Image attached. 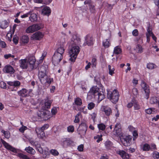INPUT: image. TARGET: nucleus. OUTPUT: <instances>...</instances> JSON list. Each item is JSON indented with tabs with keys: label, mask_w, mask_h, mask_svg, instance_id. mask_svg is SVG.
Here are the masks:
<instances>
[{
	"label": "nucleus",
	"mask_w": 159,
	"mask_h": 159,
	"mask_svg": "<svg viewBox=\"0 0 159 159\" xmlns=\"http://www.w3.org/2000/svg\"><path fill=\"white\" fill-rule=\"evenodd\" d=\"M92 66V67H95L97 65V59L96 58H93L91 61Z\"/></svg>",
	"instance_id": "nucleus-43"
},
{
	"label": "nucleus",
	"mask_w": 159,
	"mask_h": 159,
	"mask_svg": "<svg viewBox=\"0 0 159 159\" xmlns=\"http://www.w3.org/2000/svg\"><path fill=\"white\" fill-rule=\"evenodd\" d=\"M44 25L41 24H33L28 27L25 30L27 33H33L36 31L43 29Z\"/></svg>",
	"instance_id": "nucleus-4"
},
{
	"label": "nucleus",
	"mask_w": 159,
	"mask_h": 159,
	"mask_svg": "<svg viewBox=\"0 0 159 159\" xmlns=\"http://www.w3.org/2000/svg\"><path fill=\"white\" fill-rule=\"evenodd\" d=\"M95 40L93 39V37L90 34H87L85 38V40L83 45L85 46L86 45L88 46L93 45Z\"/></svg>",
	"instance_id": "nucleus-10"
},
{
	"label": "nucleus",
	"mask_w": 159,
	"mask_h": 159,
	"mask_svg": "<svg viewBox=\"0 0 159 159\" xmlns=\"http://www.w3.org/2000/svg\"><path fill=\"white\" fill-rule=\"evenodd\" d=\"M81 116V113L78 112V113L75 116V119L74 120V122L75 123H78L80 121V118L79 116Z\"/></svg>",
	"instance_id": "nucleus-39"
},
{
	"label": "nucleus",
	"mask_w": 159,
	"mask_h": 159,
	"mask_svg": "<svg viewBox=\"0 0 159 159\" xmlns=\"http://www.w3.org/2000/svg\"><path fill=\"white\" fill-rule=\"evenodd\" d=\"M120 127V126L119 124L116 125L115 126L114 130L116 131V133L117 134H119L121 131V129Z\"/></svg>",
	"instance_id": "nucleus-40"
},
{
	"label": "nucleus",
	"mask_w": 159,
	"mask_h": 159,
	"mask_svg": "<svg viewBox=\"0 0 159 159\" xmlns=\"http://www.w3.org/2000/svg\"><path fill=\"white\" fill-rule=\"evenodd\" d=\"M106 148L107 149H110L113 147L112 143L110 141H107L105 143Z\"/></svg>",
	"instance_id": "nucleus-31"
},
{
	"label": "nucleus",
	"mask_w": 159,
	"mask_h": 159,
	"mask_svg": "<svg viewBox=\"0 0 159 159\" xmlns=\"http://www.w3.org/2000/svg\"><path fill=\"white\" fill-rule=\"evenodd\" d=\"M141 86L146 94L145 98L147 99H148L149 97L150 93L149 87L147 85V84L143 81H142L141 84Z\"/></svg>",
	"instance_id": "nucleus-11"
},
{
	"label": "nucleus",
	"mask_w": 159,
	"mask_h": 159,
	"mask_svg": "<svg viewBox=\"0 0 159 159\" xmlns=\"http://www.w3.org/2000/svg\"><path fill=\"white\" fill-rule=\"evenodd\" d=\"M90 11L92 13H94L95 12V7L92 5H90L89 7Z\"/></svg>",
	"instance_id": "nucleus-49"
},
{
	"label": "nucleus",
	"mask_w": 159,
	"mask_h": 159,
	"mask_svg": "<svg viewBox=\"0 0 159 159\" xmlns=\"http://www.w3.org/2000/svg\"><path fill=\"white\" fill-rule=\"evenodd\" d=\"M35 131L38 138L43 139L45 136V134L43 130H42L40 129L36 128L35 129Z\"/></svg>",
	"instance_id": "nucleus-21"
},
{
	"label": "nucleus",
	"mask_w": 159,
	"mask_h": 159,
	"mask_svg": "<svg viewBox=\"0 0 159 159\" xmlns=\"http://www.w3.org/2000/svg\"><path fill=\"white\" fill-rule=\"evenodd\" d=\"M80 51V48L78 46L73 47L69 51L70 57V60L72 62H74Z\"/></svg>",
	"instance_id": "nucleus-3"
},
{
	"label": "nucleus",
	"mask_w": 159,
	"mask_h": 159,
	"mask_svg": "<svg viewBox=\"0 0 159 159\" xmlns=\"http://www.w3.org/2000/svg\"><path fill=\"white\" fill-rule=\"evenodd\" d=\"M108 69L109 70V75H112L113 74H114L115 69L114 68H111V66L110 65L108 66Z\"/></svg>",
	"instance_id": "nucleus-41"
},
{
	"label": "nucleus",
	"mask_w": 159,
	"mask_h": 159,
	"mask_svg": "<svg viewBox=\"0 0 159 159\" xmlns=\"http://www.w3.org/2000/svg\"><path fill=\"white\" fill-rule=\"evenodd\" d=\"M27 129V127L26 126L24 125H22V127L19 129V130L22 133H23L24 131Z\"/></svg>",
	"instance_id": "nucleus-60"
},
{
	"label": "nucleus",
	"mask_w": 159,
	"mask_h": 159,
	"mask_svg": "<svg viewBox=\"0 0 159 159\" xmlns=\"http://www.w3.org/2000/svg\"><path fill=\"white\" fill-rule=\"evenodd\" d=\"M136 50L138 53H141L143 51V48L139 44H138L136 46Z\"/></svg>",
	"instance_id": "nucleus-34"
},
{
	"label": "nucleus",
	"mask_w": 159,
	"mask_h": 159,
	"mask_svg": "<svg viewBox=\"0 0 159 159\" xmlns=\"http://www.w3.org/2000/svg\"><path fill=\"white\" fill-rule=\"evenodd\" d=\"M49 126V125L48 124H46L44 125L42 127L40 128H39V129H40L42 130H43L44 131V130L48 129V128Z\"/></svg>",
	"instance_id": "nucleus-58"
},
{
	"label": "nucleus",
	"mask_w": 159,
	"mask_h": 159,
	"mask_svg": "<svg viewBox=\"0 0 159 159\" xmlns=\"http://www.w3.org/2000/svg\"><path fill=\"white\" fill-rule=\"evenodd\" d=\"M21 40L23 43H27L29 41V37L26 35H23L22 37Z\"/></svg>",
	"instance_id": "nucleus-33"
},
{
	"label": "nucleus",
	"mask_w": 159,
	"mask_h": 159,
	"mask_svg": "<svg viewBox=\"0 0 159 159\" xmlns=\"http://www.w3.org/2000/svg\"><path fill=\"white\" fill-rule=\"evenodd\" d=\"M43 37V35L41 32L39 31L36 32L32 36L31 39L33 40H40Z\"/></svg>",
	"instance_id": "nucleus-14"
},
{
	"label": "nucleus",
	"mask_w": 159,
	"mask_h": 159,
	"mask_svg": "<svg viewBox=\"0 0 159 159\" xmlns=\"http://www.w3.org/2000/svg\"><path fill=\"white\" fill-rule=\"evenodd\" d=\"M31 11H29V12L24 14L23 15L21 16L20 17L21 18H24L28 17L31 14Z\"/></svg>",
	"instance_id": "nucleus-54"
},
{
	"label": "nucleus",
	"mask_w": 159,
	"mask_h": 159,
	"mask_svg": "<svg viewBox=\"0 0 159 159\" xmlns=\"http://www.w3.org/2000/svg\"><path fill=\"white\" fill-rule=\"evenodd\" d=\"M57 112V110L56 107H53L51 110V113L53 115H55Z\"/></svg>",
	"instance_id": "nucleus-59"
},
{
	"label": "nucleus",
	"mask_w": 159,
	"mask_h": 159,
	"mask_svg": "<svg viewBox=\"0 0 159 159\" xmlns=\"http://www.w3.org/2000/svg\"><path fill=\"white\" fill-rule=\"evenodd\" d=\"M50 152L51 154L54 156H57L59 154L58 152L55 149H51Z\"/></svg>",
	"instance_id": "nucleus-46"
},
{
	"label": "nucleus",
	"mask_w": 159,
	"mask_h": 159,
	"mask_svg": "<svg viewBox=\"0 0 159 159\" xmlns=\"http://www.w3.org/2000/svg\"><path fill=\"white\" fill-rule=\"evenodd\" d=\"M79 129H81L87 130V126L85 123H82L79 126Z\"/></svg>",
	"instance_id": "nucleus-36"
},
{
	"label": "nucleus",
	"mask_w": 159,
	"mask_h": 159,
	"mask_svg": "<svg viewBox=\"0 0 159 159\" xmlns=\"http://www.w3.org/2000/svg\"><path fill=\"white\" fill-rule=\"evenodd\" d=\"M147 68L149 69H153L157 67V66L154 64L152 63H148L147 66Z\"/></svg>",
	"instance_id": "nucleus-35"
},
{
	"label": "nucleus",
	"mask_w": 159,
	"mask_h": 159,
	"mask_svg": "<svg viewBox=\"0 0 159 159\" xmlns=\"http://www.w3.org/2000/svg\"><path fill=\"white\" fill-rule=\"evenodd\" d=\"M1 141L2 143L3 144L4 146L6 148L10 150V151L14 152H16V151L15 148L11 146L8 143H6L4 140H3L2 139H1Z\"/></svg>",
	"instance_id": "nucleus-19"
},
{
	"label": "nucleus",
	"mask_w": 159,
	"mask_h": 159,
	"mask_svg": "<svg viewBox=\"0 0 159 159\" xmlns=\"http://www.w3.org/2000/svg\"><path fill=\"white\" fill-rule=\"evenodd\" d=\"M132 92L133 95L135 97L138 94V90L136 88H134L132 89Z\"/></svg>",
	"instance_id": "nucleus-47"
},
{
	"label": "nucleus",
	"mask_w": 159,
	"mask_h": 159,
	"mask_svg": "<svg viewBox=\"0 0 159 159\" xmlns=\"http://www.w3.org/2000/svg\"><path fill=\"white\" fill-rule=\"evenodd\" d=\"M122 52V49L119 46H116L114 48L113 53L115 54H119Z\"/></svg>",
	"instance_id": "nucleus-29"
},
{
	"label": "nucleus",
	"mask_w": 159,
	"mask_h": 159,
	"mask_svg": "<svg viewBox=\"0 0 159 159\" xmlns=\"http://www.w3.org/2000/svg\"><path fill=\"white\" fill-rule=\"evenodd\" d=\"M4 57L6 59H8L9 58H14L15 57V56L11 54H5L4 55Z\"/></svg>",
	"instance_id": "nucleus-50"
},
{
	"label": "nucleus",
	"mask_w": 159,
	"mask_h": 159,
	"mask_svg": "<svg viewBox=\"0 0 159 159\" xmlns=\"http://www.w3.org/2000/svg\"><path fill=\"white\" fill-rule=\"evenodd\" d=\"M20 67L23 69H26L29 67L27 59H22L19 61Z\"/></svg>",
	"instance_id": "nucleus-17"
},
{
	"label": "nucleus",
	"mask_w": 159,
	"mask_h": 159,
	"mask_svg": "<svg viewBox=\"0 0 159 159\" xmlns=\"http://www.w3.org/2000/svg\"><path fill=\"white\" fill-rule=\"evenodd\" d=\"M95 106V104L93 102H90L89 103L88 106V108L89 110H91L93 109Z\"/></svg>",
	"instance_id": "nucleus-51"
},
{
	"label": "nucleus",
	"mask_w": 159,
	"mask_h": 159,
	"mask_svg": "<svg viewBox=\"0 0 159 159\" xmlns=\"http://www.w3.org/2000/svg\"><path fill=\"white\" fill-rule=\"evenodd\" d=\"M0 87L4 89L7 88L6 84L4 82H2L0 83Z\"/></svg>",
	"instance_id": "nucleus-56"
},
{
	"label": "nucleus",
	"mask_w": 159,
	"mask_h": 159,
	"mask_svg": "<svg viewBox=\"0 0 159 159\" xmlns=\"http://www.w3.org/2000/svg\"><path fill=\"white\" fill-rule=\"evenodd\" d=\"M71 40L73 42V43L76 44V43H78L79 41H80V39L76 35L74 34L72 36Z\"/></svg>",
	"instance_id": "nucleus-28"
},
{
	"label": "nucleus",
	"mask_w": 159,
	"mask_h": 159,
	"mask_svg": "<svg viewBox=\"0 0 159 159\" xmlns=\"http://www.w3.org/2000/svg\"><path fill=\"white\" fill-rule=\"evenodd\" d=\"M25 150L28 153L34 155L35 152V151L34 149L30 147H26Z\"/></svg>",
	"instance_id": "nucleus-27"
},
{
	"label": "nucleus",
	"mask_w": 159,
	"mask_h": 159,
	"mask_svg": "<svg viewBox=\"0 0 159 159\" xmlns=\"http://www.w3.org/2000/svg\"><path fill=\"white\" fill-rule=\"evenodd\" d=\"M48 112L47 110H43V111H39L38 112V115L39 117L43 120H46L48 118V115L47 112Z\"/></svg>",
	"instance_id": "nucleus-12"
},
{
	"label": "nucleus",
	"mask_w": 159,
	"mask_h": 159,
	"mask_svg": "<svg viewBox=\"0 0 159 159\" xmlns=\"http://www.w3.org/2000/svg\"><path fill=\"white\" fill-rule=\"evenodd\" d=\"M132 102H133L134 103V106L135 110H138L140 108V107L139 105L136 102H134V101H132Z\"/></svg>",
	"instance_id": "nucleus-48"
},
{
	"label": "nucleus",
	"mask_w": 159,
	"mask_h": 159,
	"mask_svg": "<svg viewBox=\"0 0 159 159\" xmlns=\"http://www.w3.org/2000/svg\"><path fill=\"white\" fill-rule=\"evenodd\" d=\"M150 146L148 143H145L143 145V149L144 151H148L150 149Z\"/></svg>",
	"instance_id": "nucleus-38"
},
{
	"label": "nucleus",
	"mask_w": 159,
	"mask_h": 159,
	"mask_svg": "<svg viewBox=\"0 0 159 159\" xmlns=\"http://www.w3.org/2000/svg\"><path fill=\"white\" fill-rule=\"evenodd\" d=\"M48 66L46 65H42L38 68L39 72H47Z\"/></svg>",
	"instance_id": "nucleus-25"
},
{
	"label": "nucleus",
	"mask_w": 159,
	"mask_h": 159,
	"mask_svg": "<svg viewBox=\"0 0 159 159\" xmlns=\"http://www.w3.org/2000/svg\"><path fill=\"white\" fill-rule=\"evenodd\" d=\"M132 34L134 36H138L139 35V32L138 30L137 29H134L133 31Z\"/></svg>",
	"instance_id": "nucleus-55"
},
{
	"label": "nucleus",
	"mask_w": 159,
	"mask_h": 159,
	"mask_svg": "<svg viewBox=\"0 0 159 159\" xmlns=\"http://www.w3.org/2000/svg\"><path fill=\"white\" fill-rule=\"evenodd\" d=\"M84 145L83 144H81L78 146V150L79 151L82 152L83 151Z\"/></svg>",
	"instance_id": "nucleus-64"
},
{
	"label": "nucleus",
	"mask_w": 159,
	"mask_h": 159,
	"mask_svg": "<svg viewBox=\"0 0 159 159\" xmlns=\"http://www.w3.org/2000/svg\"><path fill=\"white\" fill-rule=\"evenodd\" d=\"M32 90L30 89L28 91L25 89H22L18 92V95L22 97L33 96L34 94L32 92Z\"/></svg>",
	"instance_id": "nucleus-6"
},
{
	"label": "nucleus",
	"mask_w": 159,
	"mask_h": 159,
	"mask_svg": "<svg viewBox=\"0 0 159 159\" xmlns=\"http://www.w3.org/2000/svg\"><path fill=\"white\" fill-rule=\"evenodd\" d=\"M8 23L7 20H4L2 21L1 23L0 27L2 29H5L8 26Z\"/></svg>",
	"instance_id": "nucleus-32"
},
{
	"label": "nucleus",
	"mask_w": 159,
	"mask_h": 159,
	"mask_svg": "<svg viewBox=\"0 0 159 159\" xmlns=\"http://www.w3.org/2000/svg\"><path fill=\"white\" fill-rule=\"evenodd\" d=\"M99 88L97 86L92 87L90 89L88 94V98H93L97 99H104L105 98L103 92H99Z\"/></svg>",
	"instance_id": "nucleus-1"
},
{
	"label": "nucleus",
	"mask_w": 159,
	"mask_h": 159,
	"mask_svg": "<svg viewBox=\"0 0 159 159\" xmlns=\"http://www.w3.org/2000/svg\"><path fill=\"white\" fill-rule=\"evenodd\" d=\"M47 73L39 72L38 76L42 84H45L47 83L49 85L53 80V78H48V76L46 74Z\"/></svg>",
	"instance_id": "nucleus-2"
},
{
	"label": "nucleus",
	"mask_w": 159,
	"mask_h": 159,
	"mask_svg": "<svg viewBox=\"0 0 159 159\" xmlns=\"http://www.w3.org/2000/svg\"><path fill=\"white\" fill-rule=\"evenodd\" d=\"M123 159H129V154L123 150L120 151L118 153Z\"/></svg>",
	"instance_id": "nucleus-23"
},
{
	"label": "nucleus",
	"mask_w": 159,
	"mask_h": 159,
	"mask_svg": "<svg viewBox=\"0 0 159 159\" xmlns=\"http://www.w3.org/2000/svg\"><path fill=\"white\" fill-rule=\"evenodd\" d=\"M42 154H43V158H46L47 157L49 154L48 149H47V150L44 149L43 151V153Z\"/></svg>",
	"instance_id": "nucleus-44"
},
{
	"label": "nucleus",
	"mask_w": 159,
	"mask_h": 159,
	"mask_svg": "<svg viewBox=\"0 0 159 159\" xmlns=\"http://www.w3.org/2000/svg\"><path fill=\"white\" fill-rule=\"evenodd\" d=\"M133 134L134 136L133 139L134 140H135V139H136L137 138L138 136V134L137 131L135 130L133 132Z\"/></svg>",
	"instance_id": "nucleus-61"
},
{
	"label": "nucleus",
	"mask_w": 159,
	"mask_h": 159,
	"mask_svg": "<svg viewBox=\"0 0 159 159\" xmlns=\"http://www.w3.org/2000/svg\"><path fill=\"white\" fill-rule=\"evenodd\" d=\"M102 45L105 48H108L111 45V43L110 40L108 39H106L104 40L102 42Z\"/></svg>",
	"instance_id": "nucleus-30"
},
{
	"label": "nucleus",
	"mask_w": 159,
	"mask_h": 159,
	"mask_svg": "<svg viewBox=\"0 0 159 159\" xmlns=\"http://www.w3.org/2000/svg\"><path fill=\"white\" fill-rule=\"evenodd\" d=\"M0 45L1 47L3 48H5L7 46L6 44L4 41H1L0 42Z\"/></svg>",
	"instance_id": "nucleus-63"
},
{
	"label": "nucleus",
	"mask_w": 159,
	"mask_h": 159,
	"mask_svg": "<svg viewBox=\"0 0 159 159\" xmlns=\"http://www.w3.org/2000/svg\"><path fill=\"white\" fill-rule=\"evenodd\" d=\"M51 10L50 8L47 6H45L43 7L42 10V14L44 15L49 16L50 15L51 13Z\"/></svg>",
	"instance_id": "nucleus-18"
},
{
	"label": "nucleus",
	"mask_w": 159,
	"mask_h": 159,
	"mask_svg": "<svg viewBox=\"0 0 159 159\" xmlns=\"http://www.w3.org/2000/svg\"><path fill=\"white\" fill-rule=\"evenodd\" d=\"M30 11H31V13L30 14V16L29 17V19L32 22L36 21L38 20L37 14L34 13H32L33 11L30 10Z\"/></svg>",
	"instance_id": "nucleus-22"
},
{
	"label": "nucleus",
	"mask_w": 159,
	"mask_h": 159,
	"mask_svg": "<svg viewBox=\"0 0 159 159\" xmlns=\"http://www.w3.org/2000/svg\"><path fill=\"white\" fill-rule=\"evenodd\" d=\"M4 72L12 74L14 73L15 70L10 65H7L3 69Z\"/></svg>",
	"instance_id": "nucleus-15"
},
{
	"label": "nucleus",
	"mask_w": 159,
	"mask_h": 159,
	"mask_svg": "<svg viewBox=\"0 0 159 159\" xmlns=\"http://www.w3.org/2000/svg\"><path fill=\"white\" fill-rule=\"evenodd\" d=\"M74 127L73 125H70L67 127V130L69 132H73L74 131Z\"/></svg>",
	"instance_id": "nucleus-52"
},
{
	"label": "nucleus",
	"mask_w": 159,
	"mask_h": 159,
	"mask_svg": "<svg viewBox=\"0 0 159 159\" xmlns=\"http://www.w3.org/2000/svg\"><path fill=\"white\" fill-rule=\"evenodd\" d=\"M36 61V59L34 56H30L29 57L27 62L29 64V69L30 70H32L37 68V66L35 65Z\"/></svg>",
	"instance_id": "nucleus-7"
},
{
	"label": "nucleus",
	"mask_w": 159,
	"mask_h": 159,
	"mask_svg": "<svg viewBox=\"0 0 159 159\" xmlns=\"http://www.w3.org/2000/svg\"><path fill=\"white\" fill-rule=\"evenodd\" d=\"M74 103L76 105L80 106L82 104V102L81 100H75L74 103H73L74 105Z\"/></svg>",
	"instance_id": "nucleus-57"
},
{
	"label": "nucleus",
	"mask_w": 159,
	"mask_h": 159,
	"mask_svg": "<svg viewBox=\"0 0 159 159\" xmlns=\"http://www.w3.org/2000/svg\"><path fill=\"white\" fill-rule=\"evenodd\" d=\"M132 136L130 135L125 136L121 139V141L124 146H129L131 143Z\"/></svg>",
	"instance_id": "nucleus-9"
},
{
	"label": "nucleus",
	"mask_w": 159,
	"mask_h": 159,
	"mask_svg": "<svg viewBox=\"0 0 159 159\" xmlns=\"http://www.w3.org/2000/svg\"><path fill=\"white\" fill-rule=\"evenodd\" d=\"M152 157L155 159H159V152L157 151L154 152L152 154Z\"/></svg>",
	"instance_id": "nucleus-42"
},
{
	"label": "nucleus",
	"mask_w": 159,
	"mask_h": 159,
	"mask_svg": "<svg viewBox=\"0 0 159 159\" xmlns=\"http://www.w3.org/2000/svg\"><path fill=\"white\" fill-rule=\"evenodd\" d=\"M45 100V102H42L41 108L43 110H46L47 109L50 108L52 102L50 100Z\"/></svg>",
	"instance_id": "nucleus-13"
},
{
	"label": "nucleus",
	"mask_w": 159,
	"mask_h": 159,
	"mask_svg": "<svg viewBox=\"0 0 159 159\" xmlns=\"http://www.w3.org/2000/svg\"><path fill=\"white\" fill-rule=\"evenodd\" d=\"M38 151L41 154L43 153V151L44 150L43 148L41 147L40 145L39 144V146L38 147V148H36Z\"/></svg>",
	"instance_id": "nucleus-62"
},
{
	"label": "nucleus",
	"mask_w": 159,
	"mask_h": 159,
	"mask_svg": "<svg viewBox=\"0 0 159 159\" xmlns=\"http://www.w3.org/2000/svg\"><path fill=\"white\" fill-rule=\"evenodd\" d=\"M65 49L63 45L61 46L60 47L58 48L54 52L59 54H61L63 55L64 53Z\"/></svg>",
	"instance_id": "nucleus-26"
},
{
	"label": "nucleus",
	"mask_w": 159,
	"mask_h": 159,
	"mask_svg": "<svg viewBox=\"0 0 159 159\" xmlns=\"http://www.w3.org/2000/svg\"><path fill=\"white\" fill-rule=\"evenodd\" d=\"M98 127L99 130H104L106 126L103 123H101L98 125Z\"/></svg>",
	"instance_id": "nucleus-45"
},
{
	"label": "nucleus",
	"mask_w": 159,
	"mask_h": 159,
	"mask_svg": "<svg viewBox=\"0 0 159 159\" xmlns=\"http://www.w3.org/2000/svg\"><path fill=\"white\" fill-rule=\"evenodd\" d=\"M29 142L32 145L35 146L36 148H38L39 146V144L38 142L32 140H29Z\"/></svg>",
	"instance_id": "nucleus-37"
},
{
	"label": "nucleus",
	"mask_w": 159,
	"mask_h": 159,
	"mask_svg": "<svg viewBox=\"0 0 159 159\" xmlns=\"http://www.w3.org/2000/svg\"><path fill=\"white\" fill-rule=\"evenodd\" d=\"M101 110L102 111H104L105 115L107 116H110L112 113V110L111 108L107 106H102Z\"/></svg>",
	"instance_id": "nucleus-16"
},
{
	"label": "nucleus",
	"mask_w": 159,
	"mask_h": 159,
	"mask_svg": "<svg viewBox=\"0 0 159 159\" xmlns=\"http://www.w3.org/2000/svg\"><path fill=\"white\" fill-rule=\"evenodd\" d=\"M63 55L61 54L54 52L52 57V62L54 66L58 65L62 60Z\"/></svg>",
	"instance_id": "nucleus-5"
},
{
	"label": "nucleus",
	"mask_w": 159,
	"mask_h": 159,
	"mask_svg": "<svg viewBox=\"0 0 159 159\" xmlns=\"http://www.w3.org/2000/svg\"><path fill=\"white\" fill-rule=\"evenodd\" d=\"M7 84L11 86L16 87L20 85V83L19 81L16 80L14 81L7 82Z\"/></svg>",
	"instance_id": "nucleus-24"
},
{
	"label": "nucleus",
	"mask_w": 159,
	"mask_h": 159,
	"mask_svg": "<svg viewBox=\"0 0 159 159\" xmlns=\"http://www.w3.org/2000/svg\"><path fill=\"white\" fill-rule=\"evenodd\" d=\"M119 92L116 89H114L112 92L107 91V97L109 99H119Z\"/></svg>",
	"instance_id": "nucleus-8"
},
{
	"label": "nucleus",
	"mask_w": 159,
	"mask_h": 159,
	"mask_svg": "<svg viewBox=\"0 0 159 159\" xmlns=\"http://www.w3.org/2000/svg\"><path fill=\"white\" fill-rule=\"evenodd\" d=\"M61 141L62 142L63 147L65 148L70 146L72 143V141L68 138L62 139Z\"/></svg>",
	"instance_id": "nucleus-20"
},
{
	"label": "nucleus",
	"mask_w": 159,
	"mask_h": 159,
	"mask_svg": "<svg viewBox=\"0 0 159 159\" xmlns=\"http://www.w3.org/2000/svg\"><path fill=\"white\" fill-rule=\"evenodd\" d=\"M87 130H85L81 129H79V134H80L81 136H84L86 134V132Z\"/></svg>",
	"instance_id": "nucleus-53"
}]
</instances>
